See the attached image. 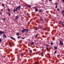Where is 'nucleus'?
Here are the masks:
<instances>
[{"label": "nucleus", "instance_id": "nucleus-1", "mask_svg": "<svg viewBox=\"0 0 64 64\" xmlns=\"http://www.w3.org/2000/svg\"><path fill=\"white\" fill-rule=\"evenodd\" d=\"M20 8H21V6H18L16 7V9L15 8H14L13 10V11L14 13H15V11H16H16H18V9H20Z\"/></svg>", "mask_w": 64, "mask_h": 64}, {"label": "nucleus", "instance_id": "nucleus-2", "mask_svg": "<svg viewBox=\"0 0 64 64\" xmlns=\"http://www.w3.org/2000/svg\"><path fill=\"white\" fill-rule=\"evenodd\" d=\"M34 9H35V11L36 12H38V8L37 7L35 6L34 7Z\"/></svg>", "mask_w": 64, "mask_h": 64}, {"label": "nucleus", "instance_id": "nucleus-3", "mask_svg": "<svg viewBox=\"0 0 64 64\" xmlns=\"http://www.w3.org/2000/svg\"><path fill=\"white\" fill-rule=\"evenodd\" d=\"M60 44H61V45H63L64 44L63 43V42L62 41H61L60 42Z\"/></svg>", "mask_w": 64, "mask_h": 64}, {"label": "nucleus", "instance_id": "nucleus-4", "mask_svg": "<svg viewBox=\"0 0 64 64\" xmlns=\"http://www.w3.org/2000/svg\"><path fill=\"white\" fill-rule=\"evenodd\" d=\"M4 32H2V31H0V34L2 35V34H4Z\"/></svg>", "mask_w": 64, "mask_h": 64}, {"label": "nucleus", "instance_id": "nucleus-5", "mask_svg": "<svg viewBox=\"0 0 64 64\" xmlns=\"http://www.w3.org/2000/svg\"><path fill=\"white\" fill-rule=\"evenodd\" d=\"M18 18H19V16H16L15 18V20H17V19H18Z\"/></svg>", "mask_w": 64, "mask_h": 64}, {"label": "nucleus", "instance_id": "nucleus-6", "mask_svg": "<svg viewBox=\"0 0 64 64\" xmlns=\"http://www.w3.org/2000/svg\"><path fill=\"white\" fill-rule=\"evenodd\" d=\"M40 20L41 21H43V20H43V18H42V17H41V16H40Z\"/></svg>", "mask_w": 64, "mask_h": 64}, {"label": "nucleus", "instance_id": "nucleus-7", "mask_svg": "<svg viewBox=\"0 0 64 64\" xmlns=\"http://www.w3.org/2000/svg\"><path fill=\"white\" fill-rule=\"evenodd\" d=\"M3 36L4 38H6V35H5V34H3Z\"/></svg>", "mask_w": 64, "mask_h": 64}, {"label": "nucleus", "instance_id": "nucleus-8", "mask_svg": "<svg viewBox=\"0 0 64 64\" xmlns=\"http://www.w3.org/2000/svg\"><path fill=\"white\" fill-rule=\"evenodd\" d=\"M35 30H38V29H39V28L38 27H36L34 28Z\"/></svg>", "mask_w": 64, "mask_h": 64}, {"label": "nucleus", "instance_id": "nucleus-9", "mask_svg": "<svg viewBox=\"0 0 64 64\" xmlns=\"http://www.w3.org/2000/svg\"><path fill=\"white\" fill-rule=\"evenodd\" d=\"M29 31V30H28L27 29H24V31H25L26 32H27L28 31Z\"/></svg>", "mask_w": 64, "mask_h": 64}, {"label": "nucleus", "instance_id": "nucleus-10", "mask_svg": "<svg viewBox=\"0 0 64 64\" xmlns=\"http://www.w3.org/2000/svg\"><path fill=\"white\" fill-rule=\"evenodd\" d=\"M43 11V10L42 9H40V12H42Z\"/></svg>", "mask_w": 64, "mask_h": 64}, {"label": "nucleus", "instance_id": "nucleus-11", "mask_svg": "<svg viewBox=\"0 0 64 64\" xmlns=\"http://www.w3.org/2000/svg\"><path fill=\"white\" fill-rule=\"evenodd\" d=\"M10 38L12 40H14L15 39V38H13V37H12L11 36L10 37Z\"/></svg>", "mask_w": 64, "mask_h": 64}, {"label": "nucleus", "instance_id": "nucleus-12", "mask_svg": "<svg viewBox=\"0 0 64 64\" xmlns=\"http://www.w3.org/2000/svg\"><path fill=\"white\" fill-rule=\"evenodd\" d=\"M16 35L17 36H19V35H20V34H19V33L18 32V33H16Z\"/></svg>", "mask_w": 64, "mask_h": 64}, {"label": "nucleus", "instance_id": "nucleus-13", "mask_svg": "<svg viewBox=\"0 0 64 64\" xmlns=\"http://www.w3.org/2000/svg\"><path fill=\"white\" fill-rule=\"evenodd\" d=\"M27 7H29V8H30L31 7V6H30V5H27Z\"/></svg>", "mask_w": 64, "mask_h": 64}, {"label": "nucleus", "instance_id": "nucleus-14", "mask_svg": "<svg viewBox=\"0 0 64 64\" xmlns=\"http://www.w3.org/2000/svg\"><path fill=\"white\" fill-rule=\"evenodd\" d=\"M35 64H39V63L38 62H36L34 63Z\"/></svg>", "mask_w": 64, "mask_h": 64}, {"label": "nucleus", "instance_id": "nucleus-15", "mask_svg": "<svg viewBox=\"0 0 64 64\" xmlns=\"http://www.w3.org/2000/svg\"><path fill=\"white\" fill-rule=\"evenodd\" d=\"M41 54H42V56H43V52H41Z\"/></svg>", "mask_w": 64, "mask_h": 64}, {"label": "nucleus", "instance_id": "nucleus-16", "mask_svg": "<svg viewBox=\"0 0 64 64\" xmlns=\"http://www.w3.org/2000/svg\"><path fill=\"white\" fill-rule=\"evenodd\" d=\"M22 32V33H24V29H23L21 30Z\"/></svg>", "mask_w": 64, "mask_h": 64}, {"label": "nucleus", "instance_id": "nucleus-17", "mask_svg": "<svg viewBox=\"0 0 64 64\" xmlns=\"http://www.w3.org/2000/svg\"><path fill=\"white\" fill-rule=\"evenodd\" d=\"M61 13H64V10L62 11H62H60Z\"/></svg>", "mask_w": 64, "mask_h": 64}, {"label": "nucleus", "instance_id": "nucleus-18", "mask_svg": "<svg viewBox=\"0 0 64 64\" xmlns=\"http://www.w3.org/2000/svg\"><path fill=\"white\" fill-rule=\"evenodd\" d=\"M54 48L55 49H57V47H54Z\"/></svg>", "mask_w": 64, "mask_h": 64}, {"label": "nucleus", "instance_id": "nucleus-19", "mask_svg": "<svg viewBox=\"0 0 64 64\" xmlns=\"http://www.w3.org/2000/svg\"><path fill=\"white\" fill-rule=\"evenodd\" d=\"M7 10H8L9 12H10V9L9 8H8Z\"/></svg>", "mask_w": 64, "mask_h": 64}, {"label": "nucleus", "instance_id": "nucleus-20", "mask_svg": "<svg viewBox=\"0 0 64 64\" xmlns=\"http://www.w3.org/2000/svg\"><path fill=\"white\" fill-rule=\"evenodd\" d=\"M8 16H10V15H11V14L10 13V12H9L8 13Z\"/></svg>", "mask_w": 64, "mask_h": 64}, {"label": "nucleus", "instance_id": "nucleus-21", "mask_svg": "<svg viewBox=\"0 0 64 64\" xmlns=\"http://www.w3.org/2000/svg\"><path fill=\"white\" fill-rule=\"evenodd\" d=\"M2 6H3V7H4V4H2Z\"/></svg>", "mask_w": 64, "mask_h": 64}, {"label": "nucleus", "instance_id": "nucleus-22", "mask_svg": "<svg viewBox=\"0 0 64 64\" xmlns=\"http://www.w3.org/2000/svg\"><path fill=\"white\" fill-rule=\"evenodd\" d=\"M31 44H32V45H33V44H34V42H31L30 43Z\"/></svg>", "mask_w": 64, "mask_h": 64}, {"label": "nucleus", "instance_id": "nucleus-23", "mask_svg": "<svg viewBox=\"0 0 64 64\" xmlns=\"http://www.w3.org/2000/svg\"><path fill=\"white\" fill-rule=\"evenodd\" d=\"M62 25L63 26V27H64V24L62 23Z\"/></svg>", "mask_w": 64, "mask_h": 64}, {"label": "nucleus", "instance_id": "nucleus-24", "mask_svg": "<svg viewBox=\"0 0 64 64\" xmlns=\"http://www.w3.org/2000/svg\"><path fill=\"white\" fill-rule=\"evenodd\" d=\"M57 10L58 11H60V10L59 9V8H58L57 9Z\"/></svg>", "mask_w": 64, "mask_h": 64}, {"label": "nucleus", "instance_id": "nucleus-25", "mask_svg": "<svg viewBox=\"0 0 64 64\" xmlns=\"http://www.w3.org/2000/svg\"><path fill=\"white\" fill-rule=\"evenodd\" d=\"M50 44H51V45H53L54 44H53V43L52 42H51L50 43Z\"/></svg>", "mask_w": 64, "mask_h": 64}, {"label": "nucleus", "instance_id": "nucleus-26", "mask_svg": "<svg viewBox=\"0 0 64 64\" xmlns=\"http://www.w3.org/2000/svg\"><path fill=\"white\" fill-rule=\"evenodd\" d=\"M46 50L47 51H48V47L46 48Z\"/></svg>", "mask_w": 64, "mask_h": 64}, {"label": "nucleus", "instance_id": "nucleus-27", "mask_svg": "<svg viewBox=\"0 0 64 64\" xmlns=\"http://www.w3.org/2000/svg\"><path fill=\"white\" fill-rule=\"evenodd\" d=\"M35 38H37V34H36L35 36Z\"/></svg>", "mask_w": 64, "mask_h": 64}, {"label": "nucleus", "instance_id": "nucleus-28", "mask_svg": "<svg viewBox=\"0 0 64 64\" xmlns=\"http://www.w3.org/2000/svg\"><path fill=\"white\" fill-rule=\"evenodd\" d=\"M58 7V6H57V5H56L55 7V8H57Z\"/></svg>", "mask_w": 64, "mask_h": 64}, {"label": "nucleus", "instance_id": "nucleus-29", "mask_svg": "<svg viewBox=\"0 0 64 64\" xmlns=\"http://www.w3.org/2000/svg\"><path fill=\"white\" fill-rule=\"evenodd\" d=\"M18 39H20V36H18Z\"/></svg>", "mask_w": 64, "mask_h": 64}, {"label": "nucleus", "instance_id": "nucleus-30", "mask_svg": "<svg viewBox=\"0 0 64 64\" xmlns=\"http://www.w3.org/2000/svg\"><path fill=\"white\" fill-rule=\"evenodd\" d=\"M57 53V51H55L54 52V54H56Z\"/></svg>", "mask_w": 64, "mask_h": 64}, {"label": "nucleus", "instance_id": "nucleus-31", "mask_svg": "<svg viewBox=\"0 0 64 64\" xmlns=\"http://www.w3.org/2000/svg\"><path fill=\"white\" fill-rule=\"evenodd\" d=\"M54 5H57V4L56 3H54Z\"/></svg>", "mask_w": 64, "mask_h": 64}, {"label": "nucleus", "instance_id": "nucleus-32", "mask_svg": "<svg viewBox=\"0 0 64 64\" xmlns=\"http://www.w3.org/2000/svg\"><path fill=\"white\" fill-rule=\"evenodd\" d=\"M58 24L60 25L61 24V22H58Z\"/></svg>", "mask_w": 64, "mask_h": 64}, {"label": "nucleus", "instance_id": "nucleus-33", "mask_svg": "<svg viewBox=\"0 0 64 64\" xmlns=\"http://www.w3.org/2000/svg\"><path fill=\"white\" fill-rule=\"evenodd\" d=\"M32 50H30V53H32Z\"/></svg>", "mask_w": 64, "mask_h": 64}, {"label": "nucleus", "instance_id": "nucleus-34", "mask_svg": "<svg viewBox=\"0 0 64 64\" xmlns=\"http://www.w3.org/2000/svg\"><path fill=\"white\" fill-rule=\"evenodd\" d=\"M9 45H10V46L11 45V42H10V43Z\"/></svg>", "mask_w": 64, "mask_h": 64}, {"label": "nucleus", "instance_id": "nucleus-35", "mask_svg": "<svg viewBox=\"0 0 64 64\" xmlns=\"http://www.w3.org/2000/svg\"><path fill=\"white\" fill-rule=\"evenodd\" d=\"M3 19H4V21H6V19L5 18H3Z\"/></svg>", "mask_w": 64, "mask_h": 64}, {"label": "nucleus", "instance_id": "nucleus-36", "mask_svg": "<svg viewBox=\"0 0 64 64\" xmlns=\"http://www.w3.org/2000/svg\"><path fill=\"white\" fill-rule=\"evenodd\" d=\"M2 41V40L1 39H0V42H1Z\"/></svg>", "mask_w": 64, "mask_h": 64}, {"label": "nucleus", "instance_id": "nucleus-37", "mask_svg": "<svg viewBox=\"0 0 64 64\" xmlns=\"http://www.w3.org/2000/svg\"><path fill=\"white\" fill-rule=\"evenodd\" d=\"M49 46L48 45H47L46 46L47 47H49Z\"/></svg>", "mask_w": 64, "mask_h": 64}, {"label": "nucleus", "instance_id": "nucleus-38", "mask_svg": "<svg viewBox=\"0 0 64 64\" xmlns=\"http://www.w3.org/2000/svg\"><path fill=\"white\" fill-rule=\"evenodd\" d=\"M2 14V13H1V12H0V15H1Z\"/></svg>", "mask_w": 64, "mask_h": 64}, {"label": "nucleus", "instance_id": "nucleus-39", "mask_svg": "<svg viewBox=\"0 0 64 64\" xmlns=\"http://www.w3.org/2000/svg\"><path fill=\"white\" fill-rule=\"evenodd\" d=\"M48 1H50V2H51L52 1V0H48Z\"/></svg>", "mask_w": 64, "mask_h": 64}, {"label": "nucleus", "instance_id": "nucleus-40", "mask_svg": "<svg viewBox=\"0 0 64 64\" xmlns=\"http://www.w3.org/2000/svg\"><path fill=\"white\" fill-rule=\"evenodd\" d=\"M22 39H24V38L22 37Z\"/></svg>", "mask_w": 64, "mask_h": 64}, {"label": "nucleus", "instance_id": "nucleus-41", "mask_svg": "<svg viewBox=\"0 0 64 64\" xmlns=\"http://www.w3.org/2000/svg\"><path fill=\"white\" fill-rule=\"evenodd\" d=\"M62 15L63 16H64V14H62Z\"/></svg>", "mask_w": 64, "mask_h": 64}, {"label": "nucleus", "instance_id": "nucleus-42", "mask_svg": "<svg viewBox=\"0 0 64 64\" xmlns=\"http://www.w3.org/2000/svg\"><path fill=\"white\" fill-rule=\"evenodd\" d=\"M22 56H23V54H22Z\"/></svg>", "mask_w": 64, "mask_h": 64}, {"label": "nucleus", "instance_id": "nucleus-43", "mask_svg": "<svg viewBox=\"0 0 64 64\" xmlns=\"http://www.w3.org/2000/svg\"><path fill=\"white\" fill-rule=\"evenodd\" d=\"M1 11H3V10H1Z\"/></svg>", "mask_w": 64, "mask_h": 64}, {"label": "nucleus", "instance_id": "nucleus-44", "mask_svg": "<svg viewBox=\"0 0 64 64\" xmlns=\"http://www.w3.org/2000/svg\"><path fill=\"white\" fill-rule=\"evenodd\" d=\"M42 51H43V49H42Z\"/></svg>", "mask_w": 64, "mask_h": 64}, {"label": "nucleus", "instance_id": "nucleus-45", "mask_svg": "<svg viewBox=\"0 0 64 64\" xmlns=\"http://www.w3.org/2000/svg\"><path fill=\"white\" fill-rule=\"evenodd\" d=\"M24 24H25V25H26V23H24Z\"/></svg>", "mask_w": 64, "mask_h": 64}, {"label": "nucleus", "instance_id": "nucleus-46", "mask_svg": "<svg viewBox=\"0 0 64 64\" xmlns=\"http://www.w3.org/2000/svg\"><path fill=\"white\" fill-rule=\"evenodd\" d=\"M39 59H40V58Z\"/></svg>", "mask_w": 64, "mask_h": 64}]
</instances>
